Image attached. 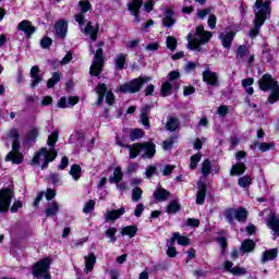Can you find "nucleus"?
Masks as SVG:
<instances>
[{"mask_svg":"<svg viewBox=\"0 0 279 279\" xmlns=\"http://www.w3.org/2000/svg\"><path fill=\"white\" fill-rule=\"evenodd\" d=\"M8 136L12 141V151L7 155L5 160H11L13 165L23 163L25 157L21 153V133L19 132V129H11Z\"/></svg>","mask_w":279,"mask_h":279,"instance_id":"nucleus-1","label":"nucleus"},{"mask_svg":"<svg viewBox=\"0 0 279 279\" xmlns=\"http://www.w3.org/2000/svg\"><path fill=\"white\" fill-rule=\"evenodd\" d=\"M151 78L147 76H138L124 83L119 86L118 93H122V95H136V93H141L143 89V85L147 84Z\"/></svg>","mask_w":279,"mask_h":279,"instance_id":"nucleus-2","label":"nucleus"},{"mask_svg":"<svg viewBox=\"0 0 279 279\" xmlns=\"http://www.w3.org/2000/svg\"><path fill=\"white\" fill-rule=\"evenodd\" d=\"M95 93L98 97L96 100V106H104V99L107 106H114L117 97L114 96V93L111 92V89L108 90V85L106 83H98L95 88Z\"/></svg>","mask_w":279,"mask_h":279,"instance_id":"nucleus-3","label":"nucleus"},{"mask_svg":"<svg viewBox=\"0 0 279 279\" xmlns=\"http://www.w3.org/2000/svg\"><path fill=\"white\" fill-rule=\"evenodd\" d=\"M44 156V162L41 165V171H45L49 167V162H53L56 158H58V150L48 149L47 147H43L35 154L33 159L31 160V165H40V157Z\"/></svg>","mask_w":279,"mask_h":279,"instance_id":"nucleus-4","label":"nucleus"},{"mask_svg":"<svg viewBox=\"0 0 279 279\" xmlns=\"http://www.w3.org/2000/svg\"><path fill=\"white\" fill-rule=\"evenodd\" d=\"M14 199V185L0 189V214L5 215Z\"/></svg>","mask_w":279,"mask_h":279,"instance_id":"nucleus-5","label":"nucleus"},{"mask_svg":"<svg viewBox=\"0 0 279 279\" xmlns=\"http://www.w3.org/2000/svg\"><path fill=\"white\" fill-rule=\"evenodd\" d=\"M105 62L106 60L104 59V49L98 48L94 56L93 63L89 68V75H92V77H99V75H101V72L104 71Z\"/></svg>","mask_w":279,"mask_h":279,"instance_id":"nucleus-6","label":"nucleus"},{"mask_svg":"<svg viewBox=\"0 0 279 279\" xmlns=\"http://www.w3.org/2000/svg\"><path fill=\"white\" fill-rule=\"evenodd\" d=\"M51 267V257H44L33 265L32 274L35 278H43Z\"/></svg>","mask_w":279,"mask_h":279,"instance_id":"nucleus-7","label":"nucleus"},{"mask_svg":"<svg viewBox=\"0 0 279 279\" xmlns=\"http://www.w3.org/2000/svg\"><path fill=\"white\" fill-rule=\"evenodd\" d=\"M78 8H81V12L74 16V20L81 27H84L86 25V12H90L93 10V4H90V1L88 0H80L78 1Z\"/></svg>","mask_w":279,"mask_h":279,"instance_id":"nucleus-8","label":"nucleus"},{"mask_svg":"<svg viewBox=\"0 0 279 279\" xmlns=\"http://www.w3.org/2000/svg\"><path fill=\"white\" fill-rule=\"evenodd\" d=\"M277 85L278 81H276V78H274L269 73L264 74L258 81L259 90L263 93H267L272 88H276Z\"/></svg>","mask_w":279,"mask_h":279,"instance_id":"nucleus-9","label":"nucleus"},{"mask_svg":"<svg viewBox=\"0 0 279 279\" xmlns=\"http://www.w3.org/2000/svg\"><path fill=\"white\" fill-rule=\"evenodd\" d=\"M203 82H205L207 86H211V88H219V86H221L219 74L210 71V69L203 71Z\"/></svg>","mask_w":279,"mask_h":279,"instance_id":"nucleus-10","label":"nucleus"},{"mask_svg":"<svg viewBox=\"0 0 279 279\" xmlns=\"http://www.w3.org/2000/svg\"><path fill=\"white\" fill-rule=\"evenodd\" d=\"M123 180V171H121V167H117L113 170V177L109 178L110 184H117L119 191H128V184L125 182H121Z\"/></svg>","mask_w":279,"mask_h":279,"instance_id":"nucleus-11","label":"nucleus"},{"mask_svg":"<svg viewBox=\"0 0 279 279\" xmlns=\"http://www.w3.org/2000/svg\"><path fill=\"white\" fill-rule=\"evenodd\" d=\"M258 147L259 151H262V154H265L267 151H274L276 150V142H258V141H254L251 145H250V149L252 151H256V148Z\"/></svg>","mask_w":279,"mask_h":279,"instance_id":"nucleus-12","label":"nucleus"},{"mask_svg":"<svg viewBox=\"0 0 279 279\" xmlns=\"http://www.w3.org/2000/svg\"><path fill=\"white\" fill-rule=\"evenodd\" d=\"M17 32H23L25 34L26 38H32V36H34V34H36V28L34 25H32V21L24 20L19 23Z\"/></svg>","mask_w":279,"mask_h":279,"instance_id":"nucleus-13","label":"nucleus"},{"mask_svg":"<svg viewBox=\"0 0 279 279\" xmlns=\"http://www.w3.org/2000/svg\"><path fill=\"white\" fill-rule=\"evenodd\" d=\"M197 193H196V204L198 206H204L206 203V193H208V185L204 181L197 182Z\"/></svg>","mask_w":279,"mask_h":279,"instance_id":"nucleus-14","label":"nucleus"},{"mask_svg":"<svg viewBox=\"0 0 279 279\" xmlns=\"http://www.w3.org/2000/svg\"><path fill=\"white\" fill-rule=\"evenodd\" d=\"M54 31L58 38L64 40L69 34V22L66 20H59L54 23Z\"/></svg>","mask_w":279,"mask_h":279,"instance_id":"nucleus-15","label":"nucleus"},{"mask_svg":"<svg viewBox=\"0 0 279 279\" xmlns=\"http://www.w3.org/2000/svg\"><path fill=\"white\" fill-rule=\"evenodd\" d=\"M141 147H142V151H144V154H142V158L145 160L146 158H148L149 160H151V158H154V156H156V144H154V142H144L141 143Z\"/></svg>","mask_w":279,"mask_h":279,"instance_id":"nucleus-16","label":"nucleus"},{"mask_svg":"<svg viewBox=\"0 0 279 279\" xmlns=\"http://www.w3.org/2000/svg\"><path fill=\"white\" fill-rule=\"evenodd\" d=\"M271 14V9H258V11L255 13V19L253 21V25H256L257 27H263L265 25V22L267 21V15L269 16Z\"/></svg>","mask_w":279,"mask_h":279,"instance_id":"nucleus-17","label":"nucleus"},{"mask_svg":"<svg viewBox=\"0 0 279 279\" xmlns=\"http://www.w3.org/2000/svg\"><path fill=\"white\" fill-rule=\"evenodd\" d=\"M84 34L90 37L92 43H97V38H99V23L93 26V22H87L84 27Z\"/></svg>","mask_w":279,"mask_h":279,"instance_id":"nucleus-18","label":"nucleus"},{"mask_svg":"<svg viewBox=\"0 0 279 279\" xmlns=\"http://www.w3.org/2000/svg\"><path fill=\"white\" fill-rule=\"evenodd\" d=\"M31 77L33 80L31 83V88H36V86L43 82V75H40V68L38 65L32 66Z\"/></svg>","mask_w":279,"mask_h":279,"instance_id":"nucleus-19","label":"nucleus"},{"mask_svg":"<svg viewBox=\"0 0 279 279\" xmlns=\"http://www.w3.org/2000/svg\"><path fill=\"white\" fill-rule=\"evenodd\" d=\"M123 215H125V207L109 210L105 215V221H117V219H120Z\"/></svg>","mask_w":279,"mask_h":279,"instance_id":"nucleus-20","label":"nucleus"},{"mask_svg":"<svg viewBox=\"0 0 279 279\" xmlns=\"http://www.w3.org/2000/svg\"><path fill=\"white\" fill-rule=\"evenodd\" d=\"M153 197L156 199V202H167V199L171 197V192L160 186L154 191Z\"/></svg>","mask_w":279,"mask_h":279,"instance_id":"nucleus-21","label":"nucleus"},{"mask_svg":"<svg viewBox=\"0 0 279 279\" xmlns=\"http://www.w3.org/2000/svg\"><path fill=\"white\" fill-rule=\"evenodd\" d=\"M247 171V166L243 161H239L231 167L230 175L232 177H241Z\"/></svg>","mask_w":279,"mask_h":279,"instance_id":"nucleus-22","label":"nucleus"},{"mask_svg":"<svg viewBox=\"0 0 279 279\" xmlns=\"http://www.w3.org/2000/svg\"><path fill=\"white\" fill-rule=\"evenodd\" d=\"M256 250V242L252 239H245L240 246V252L242 254H252Z\"/></svg>","mask_w":279,"mask_h":279,"instance_id":"nucleus-23","label":"nucleus"},{"mask_svg":"<svg viewBox=\"0 0 279 279\" xmlns=\"http://www.w3.org/2000/svg\"><path fill=\"white\" fill-rule=\"evenodd\" d=\"M278 258V248L266 250L262 255V264L265 265L269 260H276Z\"/></svg>","mask_w":279,"mask_h":279,"instance_id":"nucleus-24","label":"nucleus"},{"mask_svg":"<svg viewBox=\"0 0 279 279\" xmlns=\"http://www.w3.org/2000/svg\"><path fill=\"white\" fill-rule=\"evenodd\" d=\"M220 36L222 38V40H221L222 47H225V49H230V47H232L234 36H236V32L230 31L229 33H227L225 35L221 34Z\"/></svg>","mask_w":279,"mask_h":279,"instance_id":"nucleus-25","label":"nucleus"},{"mask_svg":"<svg viewBox=\"0 0 279 279\" xmlns=\"http://www.w3.org/2000/svg\"><path fill=\"white\" fill-rule=\"evenodd\" d=\"M126 149H129L130 160H134V158H138L141 151H143L141 143H135L133 145H126Z\"/></svg>","mask_w":279,"mask_h":279,"instance_id":"nucleus-26","label":"nucleus"},{"mask_svg":"<svg viewBox=\"0 0 279 279\" xmlns=\"http://www.w3.org/2000/svg\"><path fill=\"white\" fill-rule=\"evenodd\" d=\"M114 64L118 71H123V69H128V54L125 53L118 54L116 58Z\"/></svg>","mask_w":279,"mask_h":279,"instance_id":"nucleus-27","label":"nucleus"},{"mask_svg":"<svg viewBox=\"0 0 279 279\" xmlns=\"http://www.w3.org/2000/svg\"><path fill=\"white\" fill-rule=\"evenodd\" d=\"M96 263L97 256H95V253H89L88 256H85V269L87 274L95 269Z\"/></svg>","mask_w":279,"mask_h":279,"instance_id":"nucleus-28","label":"nucleus"},{"mask_svg":"<svg viewBox=\"0 0 279 279\" xmlns=\"http://www.w3.org/2000/svg\"><path fill=\"white\" fill-rule=\"evenodd\" d=\"M178 128H180V119L173 116L168 117V121L166 123V130H168V132H175Z\"/></svg>","mask_w":279,"mask_h":279,"instance_id":"nucleus-29","label":"nucleus"},{"mask_svg":"<svg viewBox=\"0 0 279 279\" xmlns=\"http://www.w3.org/2000/svg\"><path fill=\"white\" fill-rule=\"evenodd\" d=\"M137 232H138V227H136L135 225L126 226L121 230L122 236H129L130 239H134Z\"/></svg>","mask_w":279,"mask_h":279,"instance_id":"nucleus-30","label":"nucleus"},{"mask_svg":"<svg viewBox=\"0 0 279 279\" xmlns=\"http://www.w3.org/2000/svg\"><path fill=\"white\" fill-rule=\"evenodd\" d=\"M141 8H143V0H132L128 3V10L131 14L141 13Z\"/></svg>","mask_w":279,"mask_h":279,"instance_id":"nucleus-31","label":"nucleus"},{"mask_svg":"<svg viewBox=\"0 0 279 279\" xmlns=\"http://www.w3.org/2000/svg\"><path fill=\"white\" fill-rule=\"evenodd\" d=\"M268 228L279 236V218L276 215H271L267 221Z\"/></svg>","mask_w":279,"mask_h":279,"instance_id":"nucleus-32","label":"nucleus"},{"mask_svg":"<svg viewBox=\"0 0 279 279\" xmlns=\"http://www.w3.org/2000/svg\"><path fill=\"white\" fill-rule=\"evenodd\" d=\"M250 213L245 209V207H239L235 209V219L240 223H245L247 221Z\"/></svg>","mask_w":279,"mask_h":279,"instance_id":"nucleus-33","label":"nucleus"},{"mask_svg":"<svg viewBox=\"0 0 279 279\" xmlns=\"http://www.w3.org/2000/svg\"><path fill=\"white\" fill-rule=\"evenodd\" d=\"M58 210H60V205L58 204V202H51L45 209V215L46 217H54V215H58Z\"/></svg>","mask_w":279,"mask_h":279,"instance_id":"nucleus-34","label":"nucleus"},{"mask_svg":"<svg viewBox=\"0 0 279 279\" xmlns=\"http://www.w3.org/2000/svg\"><path fill=\"white\" fill-rule=\"evenodd\" d=\"M180 210H182V205L175 199H172L166 207V213L169 215H175V213H180Z\"/></svg>","mask_w":279,"mask_h":279,"instance_id":"nucleus-35","label":"nucleus"},{"mask_svg":"<svg viewBox=\"0 0 279 279\" xmlns=\"http://www.w3.org/2000/svg\"><path fill=\"white\" fill-rule=\"evenodd\" d=\"M172 90H173V84H171V82L169 81H166L165 83L161 84L160 96L169 97Z\"/></svg>","mask_w":279,"mask_h":279,"instance_id":"nucleus-36","label":"nucleus"},{"mask_svg":"<svg viewBox=\"0 0 279 279\" xmlns=\"http://www.w3.org/2000/svg\"><path fill=\"white\" fill-rule=\"evenodd\" d=\"M60 138V132L58 130L53 131L49 136L47 141L48 147L50 149H56V143H58V140Z\"/></svg>","mask_w":279,"mask_h":279,"instance_id":"nucleus-37","label":"nucleus"},{"mask_svg":"<svg viewBox=\"0 0 279 279\" xmlns=\"http://www.w3.org/2000/svg\"><path fill=\"white\" fill-rule=\"evenodd\" d=\"M262 53L265 56L266 62H274V54L271 53V46L269 44H263Z\"/></svg>","mask_w":279,"mask_h":279,"instance_id":"nucleus-38","label":"nucleus"},{"mask_svg":"<svg viewBox=\"0 0 279 279\" xmlns=\"http://www.w3.org/2000/svg\"><path fill=\"white\" fill-rule=\"evenodd\" d=\"M271 93L267 98L268 104L270 106H274V104H277L279 101V85L275 86L272 89H270Z\"/></svg>","mask_w":279,"mask_h":279,"instance_id":"nucleus-39","label":"nucleus"},{"mask_svg":"<svg viewBox=\"0 0 279 279\" xmlns=\"http://www.w3.org/2000/svg\"><path fill=\"white\" fill-rule=\"evenodd\" d=\"M210 169H213V162L210 159H205L201 168L202 175H204V178H208V175H210Z\"/></svg>","mask_w":279,"mask_h":279,"instance_id":"nucleus-40","label":"nucleus"},{"mask_svg":"<svg viewBox=\"0 0 279 279\" xmlns=\"http://www.w3.org/2000/svg\"><path fill=\"white\" fill-rule=\"evenodd\" d=\"M70 175H72L73 180H80L82 178V166L74 163L71 166Z\"/></svg>","mask_w":279,"mask_h":279,"instance_id":"nucleus-41","label":"nucleus"},{"mask_svg":"<svg viewBox=\"0 0 279 279\" xmlns=\"http://www.w3.org/2000/svg\"><path fill=\"white\" fill-rule=\"evenodd\" d=\"M238 185H240L241 189H247L252 186V177H250L248 174L240 177L238 179Z\"/></svg>","mask_w":279,"mask_h":279,"instance_id":"nucleus-42","label":"nucleus"},{"mask_svg":"<svg viewBox=\"0 0 279 279\" xmlns=\"http://www.w3.org/2000/svg\"><path fill=\"white\" fill-rule=\"evenodd\" d=\"M39 131L37 128H34L32 130H29L26 135H25V142L26 143H34V141H36L39 136Z\"/></svg>","mask_w":279,"mask_h":279,"instance_id":"nucleus-43","label":"nucleus"},{"mask_svg":"<svg viewBox=\"0 0 279 279\" xmlns=\"http://www.w3.org/2000/svg\"><path fill=\"white\" fill-rule=\"evenodd\" d=\"M106 239H109V243H117V228L111 227L105 231Z\"/></svg>","mask_w":279,"mask_h":279,"instance_id":"nucleus-44","label":"nucleus"},{"mask_svg":"<svg viewBox=\"0 0 279 279\" xmlns=\"http://www.w3.org/2000/svg\"><path fill=\"white\" fill-rule=\"evenodd\" d=\"M255 8L257 10H266L267 12H269V10H271V0H256L255 1Z\"/></svg>","mask_w":279,"mask_h":279,"instance_id":"nucleus-45","label":"nucleus"},{"mask_svg":"<svg viewBox=\"0 0 279 279\" xmlns=\"http://www.w3.org/2000/svg\"><path fill=\"white\" fill-rule=\"evenodd\" d=\"M61 77L62 74L60 72H53L52 77L47 81V88H53V86L60 82Z\"/></svg>","mask_w":279,"mask_h":279,"instance_id":"nucleus-46","label":"nucleus"},{"mask_svg":"<svg viewBox=\"0 0 279 279\" xmlns=\"http://www.w3.org/2000/svg\"><path fill=\"white\" fill-rule=\"evenodd\" d=\"M202 160V153H196L190 157V169L193 171L197 169V163Z\"/></svg>","mask_w":279,"mask_h":279,"instance_id":"nucleus-47","label":"nucleus"},{"mask_svg":"<svg viewBox=\"0 0 279 279\" xmlns=\"http://www.w3.org/2000/svg\"><path fill=\"white\" fill-rule=\"evenodd\" d=\"M143 136H145L143 129H133L130 133L131 141H138V138H143Z\"/></svg>","mask_w":279,"mask_h":279,"instance_id":"nucleus-48","label":"nucleus"},{"mask_svg":"<svg viewBox=\"0 0 279 279\" xmlns=\"http://www.w3.org/2000/svg\"><path fill=\"white\" fill-rule=\"evenodd\" d=\"M225 219L228 223H234L235 219V209L234 208H227L225 210Z\"/></svg>","mask_w":279,"mask_h":279,"instance_id":"nucleus-49","label":"nucleus"},{"mask_svg":"<svg viewBox=\"0 0 279 279\" xmlns=\"http://www.w3.org/2000/svg\"><path fill=\"white\" fill-rule=\"evenodd\" d=\"M166 45L170 49V51H175V49H178V39L173 36H168Z\"/></svg>","mask_w":279,"mask_h":279,"instance_id":"nucleus-50","label":"nucleus"},{"mask_svg":"<svg viewBox=\"0 0 279 279\" xmlns=\"http://www.w3.org/2000/svg\"><path fill=\"white\" fill-rule=\"evenodd\" d=\"M247 53V46L245 45H241L238 47L236 51H235V58L239 60H243V58H245Z\"/></svg>","mask_w":279,"mask_h":279,"instance_id":"nucleus-51","label":"nucleus"},{"mask_svg":"<svg viewBox=\"0 0 279 279\" xmlns=\"http://www.w3.org/2000/svg\"><path fill=\"white\" fill-rule=\"evenodd\" d=\"M132 199L134 202H141L143 199V189L135 186L132 192Z\"/></svg>","mask_w":279,"mask_h":279,"instance_id":"nucleus-52","label":"nucleus"},{"mask_svg":"<svg viewBox=\"0 0 279 279\" xmlns=\"http://www.w3.org/2000/svg\"><path fill=\"white\" fill-rule=\"evenodd\" d=\"M178 245H182V247H186V245H191V239L186 235H181L179 232V236L177 238Z\"/></svg>","mask_w":279,"mask_h":279,"instance_id":"nucleus-53","label":"nucleus"},{"mask_svg":"<svg viewBox=\"0 0 279 279\" xmlns=\"http://www.w3.org/2000/svg\"><path fill=\"white\" fill-rule=\"evenodd\" d=\"M95 210V201L89 199L86 202L85 206L83 207V213L88 215V213H93Z\"/></svg>","mask_w":279,"mask_h":279,"instance_id":"nucleus-54","label":"nucleus"},{"mask_svg":"<svg viewBox=\"0 0 279 279\" xmlns=\"http://www.w3.org/2000/svg\"><path fill=\"white\" fill-rule=\"evenodd\" d=\"M210 38H213V33L205 31L202 35H201V40L199 44L201 45H206L207 43L210 41Z\"/></svg>","mask_w":279,"mask_h":279,"instance_id":"nucleus-55","label":"nucleus"},{"mask_svg":"<svg viewBox=\"0 0 279 279\" xmlns=\"http://www.w3.org/2000/svg\"><path fill=\"white\" fill-rule=\"evenodd\" d=\"M51 45H53V39H51V37H43L40 40V47L43 49H49V47H51Z\"/></svg>","mask_w":279,"mask_h":279,"instance_id":"nucleus-56","label":"nucleus"},{"mask_svg":"<svg viewBox=\"0 0 279 279\" xmlns=\"http://www.w3.org/2000/svg\"><path fill=\"white\" fill-rule=\"evenodd\" d=\"M43 197H45V192H38L37 196L35 197L33 202V207L34 208H40V202H43Z\"/></svg>","mask_w":279,"mask_h":279,"instance_id":"nucleus-57","label":"nucleus"},{"mask_svg":"<svg viewBox=\"0 0 279 279\" xmlns=\"http://www.w3.org/2000/svg\"><path fill=\"white\" fill-rule=\"evenodd\" d=\"M140 121L142 125L146 128V130H149L151 128V124L149 122V116L146 114H140Z\"/></svg>","mask_w":279,"mask_h":279,"instance_id":"nucleus-58","label":"nucleus"},{"mask_svg":"<svg viewBox=\"0 0 279 279\" xmlns=\"http://www.w3.org/2000/svg\"><path fill=\"white\" fill-rule=\"evenodd\" d=\"M175 24V20H173V17L170 16H165L162 19V25L163 27H173V25Z\"/></svg>","mask_w":279,"mask_h":279,"instance_id":"nucleus-59","label":"nucleus"},{"mask_svg":"<svg viewBox=\"0 0 279 279\" xmlns=\"http://www.w3.org/2000/svg\"><path fill=\"white\" fill-rule=\"evenodd\" d=\"M185 226L187 228H199V219L187 218Z\"/></svg>","mask_w":279,"mask_h":279,"instance_id":"nucleus-60","label":"nucleus"},{"mask_svg":"<svg viewBox=\"0 0 279 279\" xmlns=\"http://www.w3.org/2000/svg\"><path fill=\"white\" fill-rule=\"evenodd\" d=\"M156 171H157L156 166H148V167L146 168V178H147L148 180H151V178H154Z\"/></svg>","mask_w":279,"mask_h":279,"instance_id":"nucleus-61","label":"nucleus"},{"mask_svg":"<svg viewBox=\"0 0 279 279\" xmlns=\"http://www.w3.org/2000/svg\"><path fill=\"white\" fill-rule=\"evenodd\" d=\"M201 44L202 43L197 39H194L193 41H189L187 49H190L191 51H195V50L199 49Z\"/></svg>","mask_w":279,"mask_h":279,"instance_id":"nucleus-62","label":"nucleus"},{"mask_svg":"<svg viewBox=\"0 0 279 279\" xmlns=\"http://www.w3.org/2000/svg\"><path fill=\"white\" fill-rule=\"evenodd\" d=\"M207 23H208V27H210V29H215V27H217V15L210 14Z\"/></svg>","mask_w":279,"mask_h":279,"instance_id":"nucleus-63","label":"nucleus"},{"mask_svg":"<svg viewBox=\"0 0 279 279\" xmlns=\"http://www.w3.org/2000/svg\"><path fill=\"white\" fill-rule=\"evenodd\" d=\"M168 80V82H175V80H180V72L177 70L169 72Z\"/></svg>","mask_w":279,"mask_h":279,"instance_id":"nucleus-64","label":"nucleus"}]
</instances>
